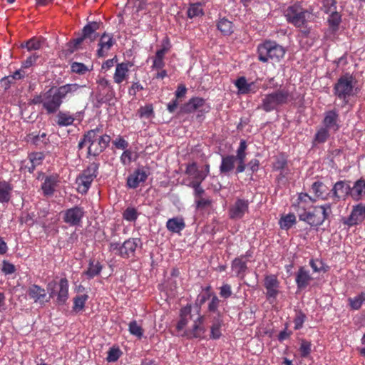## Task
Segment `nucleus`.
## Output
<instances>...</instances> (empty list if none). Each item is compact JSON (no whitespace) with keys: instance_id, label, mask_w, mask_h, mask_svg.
Listing matches in <instances>:
<instances>
[{"instance_id":"obj_37","label":"nucleus","mask_w":365,"mask_h":365,"mask_svg":"<svg viewBox=\"0 0 365 365\" xmlns=\"http://www.w3.org/2000/svg\"><path fill=\"white\" fill-rule=\"evenodd\" d=\"M12 186L6 181L0 182V202H8L11 197Z\"/></svg>"},{"instance_id":"obj_59","label":"nucleus","mask_w":365,"mask_h":365,"mask_svg":"<svg viewBox=\"0 0 365 365\" xmlns=\"http://www.w3.org/2000/svg\"><path fill=\"white\" fill-rule=\"evenodd\" d=\"M220 302V301L218 297L216 295H213L208 304V310L211 312L216 313L217 312Z\"/></svg>"},{"instance_id":"obj_35","label":"nucleus","mask_w":365,"mask_h":365,"mask_svg":"<svg viewBox=\"0 0 365 365\" xmlns=\"http://www.w3.org/2000/svg\"><path fill=\"white\" fill-rule=\"evenodd\" d=\"M351 196L355 200H359L365 195V181L362 179L357 180L351 187Z\"/></svg>"},{"instance_id":"obj_17","label":"nucleus","mask_w":365,"mask_h":365,"mask_svg":"<svg viewBox=\"0 0 365 365\" xmlns=\"http://www.w3.org/2000/svg\"><path fill=\"white\" fill-rule=\"evenodd\" d=\"M86 87V85H79L77 83H68L58 87L56 89L59 94L61 100L70 98L81 93V90Z\"/></svg>"},{"instance_id":"obj_29","label":"nucleus","mask_w":365,"mask_h":365,"mask_svg":"<svg viewBox=\"0 0 365 365\" xmlns=\"http://www.w3.org/2000/svg\"><path fill=\"white\" fill-rule=\"evenodd\" d=\"M166 227L170 232L179 233L185 227V223L182 217H173L167 221Z\"/></svg>"},{"instance_id":"obj_52","label":"nucleus","mask_w":365,"mask_h":365,"mask_svg":"<svg viewBox=\"0 0 365 365\" xmlns=\"http://www.w3.org/2000/svg\"><path fill=\"white\" fill-rule=\"evenodd\" d=\"M246 149H247V143L245 140H241L240 143V146L237 150V155L235 157L236 160L237 161H245L246 158Z\"/></svg>"},{"instance_id":"obj_53","label":"nucleus","mask_w":365,"mask_h":365,"mask_svg":"<svg viewBox=\"0 0 365 365\" xmlns=\"http://www.w3.org/2000/svg\"><path fill=\"white\" fill-rule=\"evenodd\" d=\"M334 5H335V1H332L331 4V7H334V8H333V10H330L331 11V14L329 16L328 21L329 22V24L331 25L332 26H337L340 23L341 16L337 12H335L334 11L335 9Z\"/></svg>"},{"instance_id":"obj_62","label":"nucleus","mask_w":365,"mask_h":365,"mask_svg":"<svg viewBox=\"0 0 365 365\" xmlns=\"http://www.w3.org/2000/svg\"><path fill=\"white\" fill-rule=\"evenodd\" d=\"M306 316L302 312H299L294 320V329H299L302 327Z\"/></svg>"},{"instance_id":"obj_8","label":"nucleus","mask_w":365,"mask_h":365,"mask_svg":"<svg viewBox=\"0 0 365 365\" xmlns=\"http://www.w3.org/2000/svg\"><path fill=\"white\" fill-rule=\"evenodd\" d=\"M56 286V282L55 281H51L47 284V291L49 293V297H46V290L41 287L33 284L29 287L28 294L30 298L33 299L35 302H39L41 304L47 302L49 301L50 298L53 297L56 295L55 287Z\"/></svg>"},{"instance_id":"obj_33","label":"nucleus","mask_w":365,"mask_h":365,"mask_svg":"<svg viewBox=\"0 0 365 365\" xmlns=\"http://www.w3.org/2000/svg\"><path fill=\"white\" fill-rule=\"evenodd\" d=\"M236 158L234 155H227L222 157V162L220 166V171L222 174H227L235 168Z\"/></svg>"},{"instance_id":"obj_2","label":"nucleus","mask_w":365,"mask_h":365,"mask_svg":"<svg viewBox=\"0 0 365 365\" xmlns=\"http://www.w3.org/2000/svg\"><path fill=\"white\" fill-rule=\"evenodd\" d=\"M98 133V128L89 130L79 142V148L88 146V153L93 156L103 152L108 145L110 138L108 135H99Z\"/></svg>"},{"instance_id":"obj_34","label":"nucleus","mask_w":365,"mask_h":365,"mask_svg":"<svg viewBox=\"0 0 365 365\" xmlns=\"http://www.w3.org/2000/svg\"><path fill=\"white\" fill-rule=\"evenodd\" d=\"M191 307L187 306L183 307L180 311V319L177 324V329L178 331H182L187 325L189 322L191 320Z\"/></svg>"},{"instance_id":"obj_26","label":"nucleus","mask_w":365,"mask_h":365,"mask_svg":"<svg viewBox=\"0 0 365 365\" xmlns=\"http://www.w3.org/2000/svg\"><path fill=\"white\" fill-rule=\"evenodd\" d=\"M58 182V176L57 175H51L46 176L44 179V182L41 185V189L45 195H51L55 187Z\"/></svg>"},{"instance_id":"obj_1","label":"nucleus","mask_w":365,"mask_h":365,"mask_svg":"<svg viewBox=\"0 0 365 365\" xmlns=\"http://www.w3.org/2000/svg\"><path fill=\"white\" fill-rule=\"evenodd\" d=\"M294 93L288 87H280L278 89L264 94L258 108L267 113L276 110L279 108L293 103Z\"/></svg>"},{"instance_id":"obj_61","label":"nucleus","mask_w":365,"mask_h":365,"mask_svg":"<svg viewBox=\"0 0 365 365\" xmlns=\"http://www.w3.org/2000/svg\"><path fill=\"white\" fill-rule=\"evenodd\" d=\"M1 270L5 274H11L16 271V268L13 264L6 260H4L2 263Z\"/></svg>"},{"instance_id":"obj_54","label":"nucleus","mask_w":365,"mask_h":365,"mask_svg":"<svg viewBox=\"0 0 365 365\" xmlns=\"http://www.w3.org/2000/svg\"><path fill=\"white\" fill-rule=\"evenodd\" d=\"M202 182H190L187 186L194 190V196L195 199L202 197L205 190L201 186Z\"/></svg>"},{"instance_id":"obj_28","label":"nucleus","mask_w":365,"mask_h":365,"mask_svg":"<svg viewBox=\"0 0 365 365\" xmlns=\"http://www.w3.org/2000/svg\"><path fill=\"white\" fill-rule=\"evenodd\" d=\"M68 298V282L66 278L61 279L57 292V302L64 304Z\"/></svg>"},{"instance_id":"obj_5","label":"nucleus","mask_w":365,"mask_h":365,"mask_svg":"<svg viewBox=\"0 0 365 365\" xmlns=\"http://www.w3.org/2000/svg\"><path fill=\"white\" fill-rule=\"evenodd\" d=\"M98 164L93 163L76 178L77 190L86 194L89 190L92 182L97 177Z\"/></svg>"},{"instance_id":"obj_20","label":"nucleus","mask_w":365,"mask_h":365,"mask_svg":"<svg viewBox=\"0 0 365 365\" xmlns=\"http://www.w3.org/2000/svg\"><path fill=\"white\" fill-rule=\"evenodd\" d=\"M365 219V206L359 204L355 206L345 223L349 226L355 225Z\"/></svg>"},{"instance_id":"obj_11","label":"nucleus","mask_w":365,"mask_h":365,"mask_svg":"<svg viewBox=\"0 0 365 365\" xmlns=\"http://www.w3.org/2000/svg\"><path fill=\"white\" fill-rule=\"evenodd\" d=\"M354 82L353 78L349 76H341L335 84V95L340 99L345 100L353 94Z\"/></svg>"},{"instance_id":"obj_39","label":"nucleus","mask_w":365,"mask_h":365,"mask_svg":"<svg viewBox=\"0 0 365 365\" xmlns=\"http://www.w3.org/2000/svg\"><path fill=\"white\" fill-rule=\"evenodd\" d=\"M166 51L167 50L165 48L158 50L156 51L152 65V68L153 69L158 70L162 69L164 67V56L165 55Z\"/></svg>"},{"instance_id":"obj_14","label":"nucleus","mask_w":365,"mask_h":365,"mask_svg":"<svg viewBox=\"0 0 365 365\" xmlns=\"http://www.w3.org/2000/svg\"><path fill=\"white\" fill-rule=\"evenodd\" d=\"M204 322V317L198 316L193 320V324L191 328L187 329L184 333L181 334L182 336L187 339L202 338L205 332V329L202 326Z\"/></svg>"},{"instance_id":"obj_32","label":"nucleus","mask_w":365,"mask_h":365,"mask_svg":"<svg viewBox=\"0 0 365 365\" xmlns=\"http://www.w3.org/2000/svg\"><path fill=\"white\" fill-rule=\"evenodd\" d=\"M187 109L189 111H194L200 109V111L207 112L210 107L205 103V101L202 98H192L187 103Z\"/></svg>"},{"instance_id":"obj_40","label":"nucleus","mask_w":365,"mask_h":365,"mask_svg":"<svg viewBox=\"0 0 365 365\" xmlns=\"http://www.w3.org/2000/svg\"><path fill=\"white\" fill-rule=\"evenodd\" d=\"M222 322L220 319V317L215 318L212 322V324L210 327V338L212 339H218L221 335V327H222Z\"/></svg>"},{"instance_id":"obj_48","label":"nucleus","mask_w":365,"mask_h":365,"mask_svg":"<svg viewBox=\"0 0 365 365\" xmlns=\"http://www.w3.org/2000/svg\"><path fill=\"white\" fill-rule=\"evenodd\" d=\"M348 300L351 309L357 310L361 307L363 302H365V293L361 292L353 298H349Z\"/></svg>"},{"instance_id":"obj_38","label":"nucleus","mask_w":365,"mask_h":365,"mask_svg":"<svg viewBox=\"0 0 365 365\" xmlns=\"http://www.w3.org/2000/svg\"><path fill=\"white\" fill-rule=\"evenodd\" d=\"M296 216L292 213L282 215L279 221L280 228L282 230H289L296 223Z\"/></svg>"},{"instance_id":"obj_27","label":"nucleus","mask_w":365,"mask_h":365,"mask_svg":"<svg viewBox=\"0 0 365 365\" xmlns=\"http://www.w3.org/2000/svg\"><path fill=\"white\" fill-rule=\"evenodd\" d=\"M185 173L192 178V180L190 182H202L206 178L202 171L197 168L195 163L187 165Z\"/></svg>"},{"instance_id":"obj_22","label":"nucleus","mask_w":365,"mask_h":365,"mask_svg":"<svg viewBox=\"0 0 365 365\" xmlns=\"http://www.w3.org/2000/svg\"><path fill=\"white\" fill-rule=\"evenodd\" d=\"M339 115L335 110H329L325 113V116L323 120V127L332 130L336 131L339 128L338 123Z\"/></svg>"},{"instance_id":"obj_63","label":"nucleus","mask_w":365,"mask_h":365,"mask_svg":"<svg viewBox=\"0 0 365 365\" xmlns=\"http://www.w3.org/2000/svg\"><path fill=\"white\" fill-rule=\"evenodd\" d=\"M113 143L117 148L122 150H127L128 146V143L120 136L116 138Z\"/></svg>"},{"instance_id":"obj_23","label":"nucleus","mask_w":365,"mask_h":365,"mask_svg":"<svg viewBox=\"0 0 365 365\" xmlns=\"http://www.w3.org/2000/svg\"><path fill=\"white\" fill-rule=\"evenodd\" d=\"M99 26L98 23L94 21L85 26L83 29V36L75 40L76 45L80 44L83 38H89L91 41H93L96 37L95 32L99 29Z\"/></svg>"},{"instance_id":"obj_25","label":"nucleus","mask_w":365,"mask_h":365,"mask_svg":"<svg viewBox=\"0 0 365 365\" xmlns=\"http://www.w3.org/2000/svg\"><path fill=\"white\" fill-rule=\"evenodd\" d=\"M114 43L113 37L110 35L104 34L98 43L99 48L97 50V53L99 57H104L106 56L108 51L113 46Z\"/></svg>"},{"instance_id":"obj_43","label":"nucleus","mask_w":365,"mask_h":365,"mask_svg":"<svg viewBox=\"0 0 365 365\" xmlns=\"http://www.w3.org/2000/svg\"><path fill=\"white\" fill-rule=\"evenodd\" d=\"M217 29L224 35H230L233 31L232 23L226 19H222L217 23Z\"/></svg>"},{"instance_id":"obj_18","label":"nucleus","mask_w":365,"mask_h":365,"mask_svg":"<svg viewBox=\"0 0 365 365\" xmlns=\"http://www.w3.org/2000/svg\"><path fill=\"white\" fill-rule=\"evenodd\" d=\"M148 175V169L145 168H138L128 178V186L130 188H136L140 183L144 182L147 180Z\"/></svg>"},{"instance_id":"obj_12","label":"nucleus","mask_w":365,"mask_h":365,"mask_svg":"<svg viewBox=\"0 0 365 365\" xmlns=\"http://www.w3.org/2000/svg\"><path fill=\"white\" fill-rule=\"evenodd\" d=\"M316 202L315 198H312L308 194L301 192L298 195L296 201L293 203L292 207L297 212L299 219H300V215L303 212H307L311 209V205Z\"/></svg>"},{"instance_id":"obj_45","label":"nucleus","mask_w":365,"mask_h":365,"mask_svg":"<svg viewBox=\"0 0 365 365\" xmlns=\"http://www.w3.org/2000/svg\"><path fill=\"white\" fill-rule=\"evenodd\" d=\"M44 158V155L42 153H34L29 155V160L31 163V166L29 167V170L30 173H32L35 168L39 165Z\"/></svg>"},{"instance_id":"obj_3","label":"nucleus","mask_w":365,"mask_h":365,"mask_svg":"<svg viewBox=\"0 0 365 365\" xmlns=\"http://www.w3.org/2000/svg\"><path fill=\"white\" fill-rule=\"evenodd\" d=\"M331 215V204L325 203L319 206H314L307 212L300 215L299 220L304 221L312 227H318L323 224L326 219Z\"/></svg>"},{"instance_id":"obj_46","label":"nucleus","mask_w":365,"mask_h":365,"mask_svg":"<svg viewBox=\"0 0 365 365\" xmlns=\"http://www.w3.org/2000/svg\"><path fill=\"white\" fill-rule=\"evenodd\" d=\"M232 268L237 275H240L247 269L246 262L243 261L242 258H237L233 260Z\"/></svg>"},{"instance_id":"obj_49","label":"nucleus","mask_w":365,"mask_h":365,"mask_svg":"<svg viewBox=\"0 0 365 365\" xmlns=\"http://www.w3.org/2000/svg\"><path fill=\"white\" fill-rule=\"evenodd\" d=\"M42 41L36 38H32L27 41L25 43L21 44L22 48H26L29 51H36L41 48Z\"/></svg>"},{"instance_id":"obj_56","label":"nucleus","mask_w":365,"mask_h":365,"mask_svg":"<svg viewBox=\"0 0 365 365\" xmlns=\"http://www.w3.org/2000/svg\"><path fill=\"white\" fill-rule=\"evenodd\" d=\"M71 68L73 73L78 74H84L88 71H89L88 68L86 65L78 62L73 63L71 64Z\"/></svg>"},{"instance_id":"obj_57","label":"nucleus","mask_w":365,"mask_h":365,"mask_svg":"<svg viewBox=\"0 0 365 365\" xmlns=\"http://www.w3.org/2000/svg\"><path fill=\"white\" fill-rule=\"evenodd\" d=\"M139 115L140 118H150L153 115V108L152 105H147L141 107L139 110Z\"/></svg>"},{"instance_id":"obj_51","label":"nucleus","mask_w":365,"mask_h":365,"mask_svg":"<svg viewBox=\"0 0 365 365\" xmlns=\"http://www.w3.org/2000/svg\"><path fill=\"white\" fill-rule=\"evenodd\" d=\"M129 331L132 335L141 338L143 335V330L136 321H132L129 323Z\"/></svg>"},{"instance_id":"obj_24","label":"nucleus","mask_w":365,"mask_h":365,"mask_svg":"<svg viewBox=\"0 0 365 365\" xmlns=\"http://www.w3.org/2000/svg\"><path fill=\"white\" fill-rule=\"evenodd\" d=\"M235 85L237 88L240 94L245 95L250 93H255L256 92L255 82L248 83L244 76L238 78Z\"/></svg>"},{"instance_id":"obj_15","label":"nucleus","mask_w":365,"mask_h":365,"mask_svg":"<svg viewBox=\"0 0 365 365\" xmlns=\"http://www.w3.org/2000/svg\"><path fill=\"white\" fill-rule=\"evenodd\" d=\"M351 192L349 182L345 180L336 182L331 190L332 197L336 200H344L347 196L351 195Z\"/></svg>"},{"instance_id":"obj_60","label":"nucleus","mask_w":365,"mask_h":365,"mask_svg":"<svg viewBox=\"0 0 365 365\" xmlns=\"http://www.w3.org/2000/svg\"><path fill=\"white\" fill-rule=\"evenodd\" d=\"M39 56L37 55V54H33L30 56H29L23 63H22V66H21V68L23 69H25V68H30L31 66H32L37 61V59L38 58Z\"/></svg>"},{"instance_id":"obj_64","label":"nucleus","mask_w":365,"mask_h":365,"mask_svg":"<svg viewBox=\"0 0 365 365\" xmlns=\"http://www.w3.org/2000/svg\"><path fill=\"white\" fill-rule=\"evenodd\" d=\"M309 264L314 272H320L324 269V264L322 261L319 259H311L309 262Z\"/></svg>"},{"instance_id":"obj_47","label":"nucleus","mask_w":365,"mask_h":365,"mask_svg":"<svg viewBox=\"0 0 365 365\" xmlns=\"http://www.w3.org/2000/svg\"><path fill=\"white\" fill-rule=\"evenodd\" d=\"M88 297L87 294H82L76 296L73 299V309L76 312H81L83 309L86 302L87 301Z\"/></svg>"},{"instance_id":"obj_44","label":"nucleus","mask_w":365,"mask_h":365,"mask_svg":"<svg viewBox=\"0 0 365 365\" xmlns=\"http://www.w3.org/2000/svg\"><path fill=\"white\" fill-rule=\"evenodd\" d=\"M102 267L99 262H91L88 269L85 272V274L88 279L93 278L100 274Z\"/></svg>"},{"instance_id":"obj_10","label":"nucleus","mask_w":365,"mask_h":365,"mask_svg":"<svg viewBox=\"0 0 365 365\" xmlns=\"http://www.w3.org/2000/svg\"><path fill=\"white\" fill-rule=\"evenodd\" d=\"M34 101L35 103H42L43 107L46 109L48 113H56L63 102L56 90L54 91L50 90L43 95L41 100L40 98H38Z\"/></svg>"},{"instance_id":"obj_21","label":"nucleus","mask_w":365,"mask_h":365,"mask_svg":"<svg viewBox=\"0 0 365 365\" xmlns=\"http://www.w3.org/2000/svg\"><path fill=\"white\" fill-rule=\"evenodd\" d=\"M131 65L129 63H118L113 74V81L120 85L123 81L127 80L129 76V68Z\"/></svg>"},{"instance_id":"obj_7","label":"nucleus","mask_w":365,"mask_h":365,"mask_svg":"<svg viewBox=\"0 0 365 365\" xmlns=\"http://www.w3.org/2000/svg\"><path fill=\"white\" fill-rule=\"evenodd\" d=\"M140 241L138 238H130L123 244L111 242L109 245V250L123 258H128L134 255Z\"/></svg>"},{"instance_id":"obj_58","label":"nucleus","mask_w":365,"mask_h":365,"mask_svg":"<svg viewBox=\"0 0 365 365\" xmlns=\"http://www.w3.org/2000/svg\"><path fill=\"white\" fill-rule=\"evenodd\" d=\"M312 344L307 341H302L299 348L300 354L302 357H307L311 351Z\"/></svg>"},{"instance_id":"obj_41","label":"nucleus","mask_w":365,"mask_h":365,"mask_svg":"<svg viewBox=\"0 0 365 365\" xmlns=\"http://www.w3.org/2000/svg\"><path fill=\"white\" fill-rule=\"evenodd\" d=\"M187 14L190 19L202 16L204 14L203 4L202 3H194L190 4Z\"/></svg>"},{"instance_id":"obj_16","label":"nucleus","mask_w":365,"mask_h":365,"mask_svg":"<svg viewBox=\"0 0 365 365\" xmlns=\"http://www.w3.org/2000/svg\"><path fill=\"white\" fill-rule=\"evenodd\" d=\"M279 281L275 275H268L264 279V287L267 290L266 295L268 300L272 302L277 298L279 293Z\"/></svg>"},{"instance_id":"obj_4","label":"nucleus","mask_w":365,"mask_h":365,"mask_svg":"<svg viewBox=\"0 0 365 365\" xmlns=\"http://www.w3.org/2000/svg\"><path fill=\"white\" fill-rule=\"evenodd\" d=\"M259 60L279 61L285 54L284 48L275 41H267L258 46Z\"/></svg>"},{"instance_id":"obj_13","label":"nucleus","mask_w":365,"mask_h":365,"mask_svg":"<svg viewBox=\"0 0 365 365\" xmlns=\"http://www.w3.org/2000/svg\"><path fill=\"white\" fill-rule=\"evenodd\" d=\"M83 216V208L79 206H75L65 210L63 220L71 226H76L81 222Z\"/></svg>"},{"instance_id":"obj_55","label":"nucleus","mask_w":365,"mask_h":365,"mask_svg":"<svg viewBox=\"0 0 365 365\" xmlns=\"http://www.w3.org/2000/svg\"><path fill=\"white\" fill-rule=\"evenodd\" d=\"M120 350L118 348L113 347L108 351L106 359L108 362H114L120 358Z\"/></svg>"},{"instance_id":"obj_19","label":"nucleus","mask_w":365,"mask_h":365,"mask_svg":"<svg viewBox=\"0 0 365 365\" xmlns=\"http://www.w3.org/2000/svg\"><path fill=\"white\" fill-rule=\"evenodd\" d=\"M248 200L237 199L230 209V216L232 219H241L248 212Z\"/></svg>"},{"instance_id":"obj_6","label":"nucleus","mask_w":365,"mask_h":365,"mask_svg":"<svg viewBox=\"0 0 365 365\" xmlns=\"http://www.w3.org/2000/svg\"><path fill=\"white\" fill-rule=\"evenodd\" d=\"M96 98L99 103H109L115 98V91L108 79L98 76L96 79Z\"/></svg>"},{"instance_id":"obj_9","label":"nucleus","mask_w":365,"mask_h":365,"mask_svg":"<svg viewBox=\"0 0 365 365\" xmlns=\"http://www.w3.org/2000/svg\"><path fill=\"white\" fill-rule=\"evenodd\" d=\"M284 15L288 22L297 27H302L305 24L310 14L299 6L293 5L288 7Z\"/></svg>"},{"instance_id":"obj_36","label":"nucleus","mask_w":365,"mask_h":365,"mask_svg":"<svg viewBox=\"0 0 365 365\" xmlns=\"http://www.w3.org/2000/svg\"><path fill=\"white\" fill-rule=\"evenodd\" d=\"M75 118L68 112L60 111L56 115V123L60 127L69 126L73 124Z\"/></svg>"},{"instance_id":"obj_50","label":"nucleus","mask_w":365,"mask_h":365,"mask_svg":"<svg viewBox=\"0 0 365 365\" xmlns=\"http://www.w3.org/2000/svg\"><path fill=\"white\" fill-rule=\"evenodd\" d=\"M138 215L137 210L133 207H128L123 213V219L128 222H135Z\"/></svg>"},{"instance_id":"obj_31","label":"nucleus","mask_w":365,"mask_h":365,"mask_svg":"<svg viewBox=\"0 0 365 365\" xmlns=\"http://www.w3.org/2000/svg\"><path fill=\"white\" fill-rule=\"evenodd\" d=\"M316 198L326 200L329 195L327 187L320 181L314 182L311 188Z\"/></svg>"},{"instance_id":"obj_30","label":"nucleus","mask_w":365,"mask_h":365,"mask_svg":"<svg viewBox=\"0 0 365 365\" xmlns=\"http://www.w3.org/2000/svg\"><path fill=\"white\" fill-rule=\"evenodd\" d=\"M312 279L308 270L304 269V267H300L296 276V283L299 289L305 288Z\"/></svg>"},{"instance_id":"obj_42","label":"nucleus","mask_w":365,"mask_h":365,"mask_svg":"<svg viewBox=\"0 0 365 365\" xmlns=\"http://www.w3.org/2000/svg\"><path fill=\"white\" fill-rule=\"evenodd\" d=\"M329 131L331 130L323 126L319 128L314 135V142L319 144L326 142L329 137Z\"/></svg>"}]
</instances>
